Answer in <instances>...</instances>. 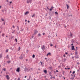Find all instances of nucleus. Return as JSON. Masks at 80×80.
Returning a JSON list of instances; mask_svg holds the SVG:
<instances>
[{
	"instance_id": "1",
	"label": "nucleus",
	"mask_w": 80,
	"mask_h": 80,
	"mask_svg": "<svg viewBox=\"0 0 80 80\" xmlns=\"http://www.w3.org/2000/svg\"><path fill=\"white\" fill-rule=\"evenodd\" d=\"M30 69L29 68H24V71L25 72H29L30 71Z\"/></svg>"
},
{
	"instance_id": "2",
	"label": "nucleus",
	"mask_w": 80,
	"mask_h": 80,
	"mask_svg": "<svg viewBox=\"0 0 80 80\" xmlns=\"http://www.w3.org/2000/svg\"><path fill=\"white\" fill-rule=\"evenodd\" d=\"M49 15H50V16H52V15H53V13H54V12H49Z\"/></svg>"
},
{
	"instance_id": "3",
	"label": "nucleus",
	"mask_w": 80,
	"mask_h": 80,
	"mask_svg": "<svg viewBox=\"0 0 80 80\" xmlns=\"http://www.w3.org/2000/svg\"><path fill=\"white\" fill-rule=\"evenodd\" d=\"M38 31H37V30H35L34 32V35L35 36L37 35V33H38Z\"/></svg>"
},
{
	"instance_id": "4",
	"label": "nucleus",
	"mask_w": 80,
	"mask_h": 80,
	"mask_svg": "<svg viewBox=\"0 0 80 80\" xmlns=\"http://www.w3.org/2000/svg\"><path fill=\"white\" fill-rule=\"evenodd\" d=\"M78 51L77 49H76L75 50V55H78Z\"/></svg>"
},
{
	"instance_id": "5",
	"label": "nucleus",
	"mask_w": 80,
	"mask_h": 80,
	"mask_svg": "<svg viewBox=\"0 0 80 80\" xmlns=\"http://www.w3.org/2000/svg\"><path fill=\"white\" fill-rule=\"evenodd\" d=\"M41 49L43 51H44V50H45V46L43 45L42 47H41Z\"/></svg>"
},
{
	"instance_id": "6",
	"label": "nucleus",
	"mask_w": 80,
	"mask_h": 80,
	"mask_svg": "<svg viewBox=\"0 0 80 80\" xmlns=\"http://www.w3.org/2000/svg\"><path fill=\"white\" fill-rule=\"evenodd\" d=\"M20 68H18L17 69L16 71L17 72H20Z\"/></svg>"
},
{
	"instance_id": "7",
	"label": "nucleus",
	"mask_w": 80,
	"mask_h": 80,
	"mask_svg": "<svg viewBox=\"0 0 80 80\" xmlns=\"http://www.w3.org/2000/svg\"><path fill=\"white\" fill-rule=\"evenodd\" d=\"M71 49L72 50H75V48L74 46H72Z\"/></svg>"
},
{
	"instance_id": "8",
	"label": "nucleus",
	"mask_w": 80,
	"mask_h": 80,
	"mask_svg": "<svg viewBox=\"0 0 80 80\" xmlns=\"http://www.w3.org/2000/svg\"><path fill=\"white\" fill-rule=\"evenodd\" d=\"M31 2H32L31 0H27V2L28 3H31Z\"/></svg>"
},
{
	"instance_id": "9",
	"label": "nucleus",
	"mask_w": 80,
	"mask_h": 80,
	"mask_svg": "<svg viewBox=\"0 0 80 80\" xmlns=\"http://www.w3.org/2000/svg\"><path fill=\"white\" fill-rule=\"evenodd\" d=\"M6 78L7 80H9L10 79V78H9V76H8V75H6Z\"/></svg>"
},
{
	"instance_id": "10",
	"label": "nucleus",
	"mask_w": 80,
	"mask_h": 80,
	"mask_svg": "<svg viewBox=\"0 0 80 80\" xmlns=\"http://www.w3.org/2000/svg\"><path fill=\"white\" fill-rule=\"evenodd\" d=\"M48 55H50V56H51V53L50 52H49L48 53V54L47 55V57H48Z\"/></svg>"
},
{
	"instance_id": "11",
	"label": "nucleus",
	"mask_w": 80,
	"mask_h": 80,
	"mask_svg": "<svg viewBox=\"0 0 80 80\" xmlns=\"http://www.w3.org/2000/svg\"><path fill=\"white\" fill-rule=\"evenodd\" d=\"M43 72L46 74H47V70H44Z\"/></svg>"
},
{
	"instance_id": "12",
	"label": "nucleus",
	"mask_w": 80,
	"mask_h": 80,
	"mask_svg": "<svg viewBox=\"0 0 80 80\" xmlns=\"http://www.w3.org/2000/svg\"><path fill=\"white\" fill-rule=\"evenodd\" d=\"M29 13V12L28 11H27L25 13V15H27V14H28Z\"/></svg>"
},
{
	"instance_id": "13",
	"label": "nucleus",
	"mask_w": 80,
	"mask_h": 80,
	"mask_svg": "<svg viewBox=\"0 0 80 80\" xmlns=\"http://www.w3.org/2000/svg\"><path fill=\"white\" fill-rule=\"evenodd\" d=\"M72 36H73V34L71 32H70V37H72Z\"/></svg>"
},
{
	"instance_id": "14",
	"label": "nucleus",
	"mask_w": 80,
	"mask_h": 80,
	"mask_svg": "<svg viewBox=\"0 0 80 80\" xmlns=\"http://www.w3.org/2000/svg\"><path fill=\"white\" fill-rule=\"evenodd\" d=\"M75 58H79V57H78V55H76Z\"/></svg>"
},
{
	"instance_id": "15",
	"label": "nucleus",
	"mask_w": 80,
	"mask_h": 80,
	"mask_svg": "<svg viewBox=\"0 0 80 80\" xmlns=\"http://www.w3.org/2000/svg\"><path fill=\"white\" fill-rule=\"evenodd\" d=\"M66 60H67L65 58H64V59L62 60V62H65V61H66Z\"/></svg>"
},
{
	"instance_id": "16",
	"label": "nucleus",
	"mask_w": 80,
	"mask_h": 80,
	"mask_svg": "<svg viewBox=\"0 0 80 80\" xmlns=\"http://www.w3.org/2000/svg\"><path fill=\"white\" fill-rule=\"evenodd\" d=\"M66 6L67 7V9H68V8H69V6L67 4H66Z\"/></svg>"
},
{
	"instance_id": "17",
	"label": "nucleus",
	"mask_w": 80,
	"mask_h": 80,
	"mask_svg": "<svg viewBox=\"0 0 80 80\" xmlns=\"http://www.w3.org/2000/svg\"><path fill=\"white\" fill-rule=\"evenodd\" d=\"M19 58L20 59H23V57H22V56H21L19 57Z\"/></svg>"
},
{
	"instance_id": "18",
	"label": "nucleus",
	"mask_w": 80,
	"mask_h": 80,
	"mask_svg": "<svg viewBox=\"0 0 80 80\" xmlns=\"http://www.w3.org/2000/svg\"><path fill=\"white\" fill-rule=\"evenodd\" d=\"M6 58L7 59H8L9 58V57H8V55H7V56L6 57Z\"/></svg>"
},
{
	"instance_id": "19",
	"label": "nucleus",
	"mask_w": 80,
	"mask_h": 80,
	"mask_svg": "<svg viewBox=\"0 0 80 80\" xmlns=\"http://www.w3.org/2000/svg\"><path fill=\"white\" fill-rule=\"evenodd\" d=\"M35 54H33V55L32 56V58H35Z\"/></svg>"
},
{
	"instance_id": "20",
	"label": "nucleus",
	"mask_w": 80,
	"mask_h": 80,
	"mask_svg": "<svg viewBox=\"0 0 80 80\" xmlns=\"http://www.w3.org/2000/svg\"><path fill=\"white\" fill-rule=\"evenodd\" d=\"M35 14H34L32 16V17L33 18L34 17H35Z\"/></svg>"
},
{
	"instance_id": "21",
	"label": "nucleus",
	"mask_w": 80,
	"mask_h": 80,
	"mask_svg": "<svg viewBox=\"0 0 80 80\" xmlns=\"http://www.w3.org/2000/svg\"><path fill=\"white\" fill-rule=\"evenodd\" d=\"M15 41H16V42H18L17 38H15Z\"/></svg>"
},
{
	"instance_id": "22",
	"label": "nucleus",
	"mask_w": 80,
	"mask_h": 80,
	"mask_svg": "<svg viewBox=\"0 0 80 80\" xmlns=\"http://www.w3.org/2000/svg\"><path fill=\"white\" fill-rule=\"evenodd\" d=\"M41 34L40 33H39L38 34V37H40V36H41Z\"/></svg>"
},
{
	"instance_id": "23",
	"label": "nucleus",
	"mask_w": 80,
	"mask_h": 80,
	"mask_svg": "<svg viewBox=\"0 0 80 80\" xmlns=\"http://www.w3.org/2000/svg\"><path fill=\"white\" fill-rule=\"evenodd\" d=\"M55 14H56V15H57V14H58V13L56 11L55 12Z\"/></svg>"
},
{
	"instance_id": "24",
	"label": "nucleus",
	"mask_w": 80,
	"mask_h": 80,
	"mask_svg": "<svg viewBox=\"0 0 80 80\" xmlns=\"http://www.w3.org/2000/svg\"><path fill=\"white\" fill-rule=\"evenodd\" d=\"M8 52V49H7L6 50V52L7 53Z\"/></svg>"
},
{
	"instance_id": "25",
	"label": "nucleus",
	"mask_w": 80,
	"mask_h": 80,
	"mask_svg": "<svg viewBox=\"0 0 80 80\" xmlns=\"http://www.w3.org/2000/svg\"><path fill=\"white\" fill-rule=\"evenodd\" d=\"M20 50V47H19L18 48V51H19Z\"/></svg>"
},
{
	"instance_id": "26",
	"label": "nucleus",
	"mask_w": 80,
	"mask_h": 80,
	"mask_svg": "<svg viewBox=\"0 0 80 80\" xmlns=\"http://www.w3.org/2000/svg\"><path fill=\"white\" fill-rule=\"evenodd\" d=\"M31 78V76H30L29 78L28 79V80H30Z\"/></svg>"
},
{
	"instance_id": "27",
	"label": "nucleus",
	"mask_w": 80,
	"mask_h": 80,
	"mask_svg": "<svg viewBox=\"0 0 80 80\" xmlns=\"http://www.w3.org/2000/svg\"><path fill=\"white\" fill-rule=\"evenodd\" d=\"M2 54H0V58H2Z\"/></svg>"
},
{
	"instance_id": "28",
	"label": "nucleus",
	"mask_w": 80,
	"mask_h": 80,
	"mask_svg": "<svg viewBox=\"0 0 80 80\" xmlns=\"http://www.w3.org/2000/svg\"><path fill=\"white\" fill-rule=\"evenodd\" d=\"M3 70L4 71H6V69L5 68H4L3 69Z\"/></svg>"
},
{
	"instance_id": "29",
	"label": "nucleus",
	"mask_w": 80,
	"mask_h": 80,
	"mask_svg": "<svg viewBox=\"0 0 80 80\" xmlns=\"http://www.w3.org/2000/svg\"><path fill=\"white\" fill-rule=\"evenodd\" d=\"M55 8L54 7H53V6H52L51 7V8L52 9V10H53V8Z\"/></svg>"
},
{
	"instance_id": "30",
	"label": "nucleus",
	"mask_w": 80,
	"mask_h": 80,
	"mask_svg": "<svg viewBox=\"0 0 80 80\" xmlns=\"http://www.w3.org/2000/svg\"><path fill=\"white\" fill-rule=\"evenodd\" d=\"M50 46H51V47H52V46H53V44L52 43H51L50 45Z\"/></svg>"
},
{
	"instance_id": "31",
	"label": "nucleus",
	"mask_w": 80,
	"mask_h": 80,
	"mask_svg": "<svg viewBox=\"0 0 80 80\" xmlns=\"http://www.w3.org/2000/svg\"><path fill=\"white\" fill-rule=\"evenodd\" d=\"M14 32H15V30L13 31V32H12V33H14Z\"/></svg>"
},
{
	"instance_id": "32",
	"label": "nucleus",
	"mask_w": 80,
	"mask_h": 80,
	"mask_svg": "<svg viewBox=\"0 0 80 80\" xmlns=\"http://www.w3.org/2000/svg\"><path fill=\"white\" fill-rule=\"evenodd\" d=\"M4 35H5V34L4 33L2 34V37H4Z\"/></svg>"
},
{
	"instance_id": "33",
	"label": "nucleus",
	"mask_w": 80,
	"mask_h": 80,
	"mask_svg": "<svg viewBox=\"0 0 80 80\" xmlns=\"http://www.w3.org/2000/svg\"><path fill=\"white\" fill-rule=\"evenodd\" d=\"M18 80H20V77L18 78Z\"/></svg>"
},
{
	"instance_id": "34",
	"label": "nucleus",
	"mask_w": 80,
	"mask_h": 80,
	"mask_svg": "<svg viewBox=\"0 0 80 80\" xmlns=\"http://www.w3.org/2000/svg\"><path fill=\"white\" fill-rule=\"evenodd\" d=\"M71 79H72V80H73V79H74V77H72V78H71Z\"/></svg>"
},
{
	"instance_id": "35",
	"label": "nucleus",
	"mask_w": 80,
	"mask_h": 80,
	"mask_svg": "<svg viewBox=\"0 0 80 80\" xmlns=\"http://www.w3.org/2000/svg\"><path fill=\"white\" fill-rule=\"evenodd\" d=\"M75 73V71H73V72H72V74H74Z\"/></svg>"
},
{
	"instance_id": "36",
	"label": "nucleus",
	"mask_w": 80,
	"mask_h": 80,
	"mask_svg": "<svg viewBox=\"0 0 80 80\" xmlns=\"http://www.w3.org/2000/svg\"><path fill=\"white\" fill-rule=\"evenodd\" d=\"M17 28H18V30H19V28H18V26H17Z\"/></svg>"
},
{
	"instance_id": "37",
	"label": "nucleus",
	"mask_w": 80,
	"mask_h": 80,
	"mask_svg": "<svg viewBox=\"0 0 80 80\" xmlns=\"http://www.w3.org/2000/svg\"><path fill=\"white\" fill-rule=\"evenodd\" d=\"M49 10L50 11H52V9L51 8Z\"/></svg>"
},
{
	"instance_id": "38",
	"label": "nucleus",
	"mask_w": 80,
	"mask_h": 80,
	"mask_svg": "<svg viewBox=\"0 0 80 80\" xmlns=\"http://www.w3.org/2000/svg\"><path fill=\"white\" fill-rule=\"evenodd\" d=\"M34 37V36H32V38H33Z\"/></svg>"
},
{
	"instance_id": "39",
	"label": "nucleus",
	"mask_w": 80,
	"mask_h": 80,
	"mask_svg": "<svg viewBox=\"0 0 80 80\" xmlns=\"http://www.w3.org/2000/svg\"><path fill=\"white\" fill-rule=\"evenodd\" d=\"M10 62H11L10 61H7V62L8 63H10Z\"/></svg>"
},
{
	"instance_id": "40",
	"label": "nucleus",
	"mask_w": 80,
	"mask_h": 80,
	"mask_svg": "<svg viewBox=\"0 0 80 80\" xmlns=\"http://www.w3.org/2000/svg\"><path fill=\"white\" fill-rule=\"evenodd\" d=\"M12 38H13V36H12L11 37V39H12Z\"/></svg>"
},
{
	"instance_id": "41",
	"label": "nucleus",
	"mask_w": 80,
	"mask_h": 80,
	"mask_svg": "<svg viewBox=\"0 0 80 80\" xmlns=\"http://www.w3.org/2000/svg\"><path fill=\"white\" fill-rule=\"evenodd\" d=\"M12 27L13 28H14V27H15V26H14V25H13V26H12Z\"/></svg>"
},
{
	"instance_id": "42",
	"label": "nucleus",
	"mask_w": 80,
	"mask_h": 80,
	"mask_svg": "<svg viewBox=\"0 0 80 80\" xmlns=\"http://www.w3.org/2000/svg\"><path fill=\"white\" fill-rule=\"evenodd\" d=\"M45 32H43V33H42V35H45Z\"/></svg>"
},
{
	"instance_id": "43",
	"label": "nucleus",
	"mask_w": 80,
	"mask_h": 80,
	"mask_svg": "<svg viewBox=\"0 0 80 80\" xmlns=\"http://www.w3.org/2000/svg\"><path fill=\"white\" fill-rule=\"evenodd\" d=\"M41 65H43V62H42L41 63Z\"/></svg>"
},
{
	"instance_id": "44",
	"label": "nucleus",
	"mask_w": 80,
	"mask_h": 80,
	"mask_svg": "<svg viewBox=\"0 0 80 80\" xmlns=\"http://www.w3.org/2000/svg\"><path fill=\"white\" fill-rule=\"evenodd\" d=\"M65 54H66V55H67L68 54V53L67 52H66Z\"/></svg>"
},
{
	"instance_id": "45",
	"label": "nucleus",
	"mask_w": 80,
	"mask_h": 80,
	"mask_svg": "<svg viewBox=\"0 0 80 80\" xmlns=\"http://www.w3.org/2000/svg\"><path fill=\"white\" fill-rule=\"evenodd\" d=\"M1 20H2V21H4V19H2V18Z\"/></svg>"
},
{
	"instance_id": "46",
	"label": "nucleus",
	"mask_w": 80,
	"mask_h": 80,
	"mask_svg": "<svg viewBox=\"0 0 80 80\" xmlns=\"http://www.w3.org/2000/svg\"><path fill=\"white\" fill-rule=\"evenodd\" d=\"M26 52L27 53H28V50H27L26 51Z\"/></svg>"
},
{
	"instance_id": "47",
	"label": "nucleus",
	"mask_w": 80,
	"mask_h": 80,
	"mask_svg": "<svg viewBox=\"0 0 80 80\" xmlns=\"http://www.w3.org/2000/svg\"><path fill=\"white\" fill-rule=\"evenodd\" d=\"M79 63L78 62H77V64H78V65H79Z\"/></svg>"
},
{
	"instance_id": "48",
	"label": "nucleus",
	"mask_w": 80,
	"mask_h": 80,
	"mask_svg": "<svg viewBox=\"0 0 80 80\" xmlns=\"http://www.w3.org/2000/svg\"><path fill=\"white\" fill-rule=\"evenodd\" d=\"M65 69L66 70H68V68H65Z\"/></svg>"
},
{
	"instance_id": "49",
	"label": "nucleus",
	"mask_w": 80,
	"mask_h": 80,
	"mask_svg": "<svg viewBox=\"0 0 80 80\" xmlns=\"http://www.w3.org/2000/svg\"><path fill=\"white\" fill-rule=\"evenodd\" d=\"M51 72H49V75H51Z\"/></svg>"
},
{
	"instance_id": "50",
	"label": "nucleus",
	"mask_w": 80,
	"mask_h": 80,
	"mask_svg": "<svg viewBox=\"0 0 80 80\" xmlns=\"http://www.w3.org/2000/svg\"><path fill=\"white\" fill-rule=\"evenodd\" d=\"M4 11H5L4 10H2V12H4Z\"/></svg>"
},
{
	"instance_id": "51",
	"label": "nucleus",
	"mask_w": 80,
	"mask_h": 80,
	"mask_svg": "<svg viewBox=\"0 0 80 80\" xmlns=\"http://www.w3.org/2000/svg\"><path fill=\"white\" fill-rule=\"evenodd\" d=\"M52 78H53L54 79H55V77H53Z\"/></svg>"
},
{
	"instance_id": "52",
	"label": "nucleus",
	"mask_w": 80,
	"mask_h": 80,
	"mask_svg": "<svg viewBox=\"0 0 80 80\" xmlns=\"http://www.w3.org/2000/svg\"><path fill=\"white\" fill-rule=\"evenodd\" d=\"M55 48H57V46L56 45V46H55Z\"/></svg>"
},
{
	"instance_id": "53",
	"label": "nucleus",
	"mask_w": 80,
	"mask_h": 80,
	"mask_svg": "<svg viewBox=\"0 0 80 80\" xmlns=\"http://www.w3.org/2000/svg\"><path fill=\"white\" fill-rule=\"evenodd\" d=\"M56 72H58V71L57 70L56 71Z\"/></svg>"
},
{
	"instance_id": "54",
	"label": "nucleus",
	"mask_w": 80,
	"mask_h": 80,
	"mask_svg": "<svg viewBox=\"0 0 80 80\" xmlns=\"http://www.w3.org/2000/svg\"><path fill=\"white\" fill-rule=\"evenodd\" d=\"M9 3H10L11 4V3H12V2H9Z\"/></svg>"
},
{
	"instance_id": "55",
	"label": "nucleus",
	"mask_w": 80,
	"mask_h": 80,
	"mask_svg": "<svg viewBox=\"0 0 80 80\" xmlns=\"http://www.w3.org/2000/svg\"><path fill=\"white\" fill-rule=\"evenodd\" d=\"M28 23H30V21H28Z\"/></svg>"
},
{
	"instance_id": "56",
	"label": "nucleus",
	"mask_w": 80,
	"mask_h": 80,
	"mask_svg": "<svg viewBox=\"0 0 80 80\" xmlns=\"http://www.w3.org/2000/svg\"><path fill=\"white\" fill-rule=\"evenodd\" d=\"M63 56L64 57H66V56L65 55H63Z\"/></svg>"
},
{
	"instance_id": "57",
	"label": "nucleus",
	"mask_w": 80,
	"mask_h": 80,
	"mask_svg": "<svg viewBox=\"0 0 80 80\" xmlns=\"http://www.w3.org/2000/svg\"><path fill=\"white\" fill-rule=\"evenodd\" d=\"M38 70H39V71H40V69L38 68Z\"/></svg>"
},
{
	"instance_id": "58",
	"label": "nucleus",
	"mask_w": 80,
	"mask_h": 80,
	"mask_svg": "<svg viewBox=\"0 0 80 80\" xmlns=\"http://www.w3.org/2000/svg\"><path fill=\"white\" fill-rule=\"evenodd\" d=\"M7 2H8V0H6Z\"/></svg>"
},
{
	"instance_id": "59",
	"label": "nucleus",
	"mask_w": 80,
	"mask_h": 80,
	"mask_svg": "<svg viewBox=\"0 0 80 80\" xmlns=\"http://www.w3.org/2000/svg\"><path fill=\"white\" fill-rule=\"evenodd\" d=\"M71 45H72V46H73V43H72L71 44Z\"/></svg>"
},
{
	"instance_id": "60",
	"label": "nucleus",
	"mask_w": 80,
	"mask_h": 80,
	"mask_svg": "<svg viewBox=\"0 0 80 80\" xmlns=\"http://www.w3.org/2000/svg\"><path fill=\"white\" fill-rule=\"evenodd\" d=\"M47 9H48H48H49V8H48V7H47Z\"/></svg>"
},
{
	"instance_id": "61",
	"label": "nucleus",
	"mask_w": 80,
	"mask_h": 80,
	"mask_svg": "<svg viewBox=\"0 0 80 80\" xmlns=\"http://www.w3.org/2000/svg\"><path fill=\"white\" fill-rule=\"evenodd\" d=\"M47 58H45V60H47Z\"/></svg>"
},
{
	"instance_id": "62",
	"label": "nucleus",
	"mask_w": 80,
	"mask_h": 80,
	"mask_svg": "<svg viewBox=\"0 0 80 80\" xmlns=\"http://www.w3.org/2000/svg\"><path fill=\"white\" fill-rule=\"evenodd\" d=\"M64 27L65 28H66L67 27L66 26H64Z\"/></svg>"
},
{
	"instance_id": "63",
	"label": "nucleus",
	"mask_w": 80,
	"mask_h": 80,
	"mask_svg": "<svg viewBox=\"0 0 80 80\" xmlns=\"http://www.w3.org/2000/svg\"><path fill=\"white\" fill-rule=\"evenodd\" d=\"M50 76H51V77H52V75H50Z\"/></svg>"
},
{
	"instance_id": "64",
	"label": "nucleus",
	"mask_w": 80,
	"mask_h": 80,
	"mask_svg": "<svg viewBox=\"0 0 80 80\" xmlns=\"http://www.w3.org/2000/svg\"><path fill=\"white\" fill-rule=\"evenodd\" d=\"M27 20L25 19V22H27Z\"/></svg>"
}]
</instances>
